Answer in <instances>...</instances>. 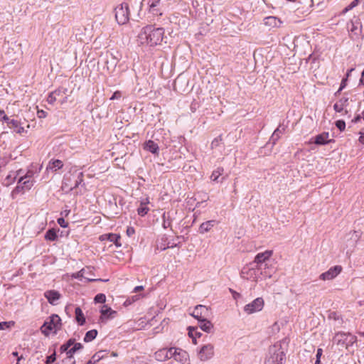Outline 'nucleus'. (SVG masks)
I'll return each instance as SVG.
<instances>
[{"instance_id":"aec40b11","label":"nucleus","mask_w":364,"mask_h":364,"mask_svg":"<svg viewBox=\"0 0 364 364\" xmlns=\"http://www.w3.org/2000/svg\"><path fill=\"white\" fill-rule=\"evenodd\" d=\"M217 224H218V222L215 220H210L205 221L200 224V225L199 227V232L200 234H204L205 232H208Z\"/></svg>"},{"instance_id":"f8f14e48","label":"nucleus","mask_w":364,"mask_h":364,"mask_svg":"<svg viewBox=\"0 0 364 364\" xmlns=\"http://www.w3.org/2000/svg\"><path fill=\"white\" fill-rule=\"evenodd\" d=\"M172 354L175 360L181 364H189L188 354L186 351L177 348H172Z\"/></svg>"},{"instance_id":"bb28decb","label":"nucleus","mask_w":364,"mask_h":364,"mask_svg":"<svg viewBox=\"0 0 364 364\" xmlns=\"http://www.w3.org/2000/svg\"><path fill=\"white\" fill-rule=\"evenodd\" d=\"M198 322L200 328L205 332L210 333L213 328V325L209 319H202Z\"/></svg>"},{"instance_id":"0eeeda50","label":"nucleus","mask_w":364,"mask_h":364,"mask_svg":"<svg viewBox=\"0 0 364 364\" xmlns=\"http://www.w3.org/2000/svg\"><path fill=\"white\" fill-rule=\"evenodd\" d=\"M191 315L199 321L202 319H209L212 316V311L206 306L197 305Z\"/></svg>"},{"instance_id":"79ce46f5","label":"nucleus","mask_w":364,"mask_h":364,"mask_svg":"<svg viewBox=\"0 0 364 364\" xmlns=\"http://www.w3.org/2000/svg\"><path fill=\"white\" fill-rule=\"evenodd\" d=\"M163 223L162 226L164 229H166L171 225V220L169 215H167L166 213H164L162 215Z\"/></svg>"},{"instance_id":"f257e3e1","label":"nucleus","mask_w":364,"mask_h":364,"mask_svg":"<svg viewBox=\"0 0 364 364\" xmlns=\"http://www.w3.org/2000/svg\"><path fill=\"white\" fill-rule=\"evenodd\" d=\"M164 28L147 25L143 27L138 35V41L141 45L156 46L160 45L164 37Z\"/></svg>"},{"instance_id":"5fc2aeb1","label":"nucleus","mask_w":364,"mask_h":364,"mask_svg":"<svg viewBox=\"0 0 364 364\" xmlns=\"http://www.w3.org/2000/svg\"><path fill=\"white\" fill-rule=\"evenodd\" d=\"M122 97V94H121V92L119 91H116L113 93V95H112V97H110V100H118L119 98H121Z\"/></svg>"},{"instance_id":"a19ab883","label":"nucleus","mask_w":364,"mask_h":364,"mask_svg":"<svg viewBox=\"0 0 364 364\" xmlns=\"http://www.w3.org/2000/svg\"><path fill=\"white\" fill-rule=\"evenodd\" d=\"M83 181V173L82 172H79L77 173V178L75 181V183L73 187L70 188V191H73V189L77 188Z\"/></svg>"},{"instance_id":"f03ea898","label":"nucleus","mask_w":364,"mask_h":364,"mask_svg":"<svg viewBox=\"0 0 364 364\" xmlns=\"http://www.w3.org/2000/svg\"><path fill=\"white\" fill-rule=\"evenodd\" d=\"M62 327L61 318L57 314H52L47 321L44 322L41 327V331L46 336L50 335L51 332L56 334Z\"/></svg>"},{"instance_id":"ea45409f","label":"nucleus","mask_w":364,"mask_h":364,"mask_svg":"<svg viewBox=\"0 0 364 364\" xmlns=\"http://www.w3.org/2000/svg\"><path fill=\"white\" fill-rule=\"evenodd\" d=\"M100 313L102 316H111L113 314H116V311H113L110 307L107 306V305H103L100 310Z\"/></svg>"},{"instance_id":"864d4df0","label":"nucleus","mask_w":364,"mask_h":364,"mask_svg":"<svg viewBox=\"0 0 364 364\" xmlns=\"http://www.w3.org/2000/svg\"><path fill=\"white\" fill-rule=\"evenodd\" d=\"M57 221L59 225L62 228H66L68 225V223L63 218H59Z\"/></svg>"},{"instance_id":"6e6552de","label":"nucleus","mask_w":364,"mask_h":364,"mask_svg":"<svg viewBox=\"0 0 364 364\" xmlns=\"http://www.w3.org/2000/svg\"><path fill=\"white\" fill-rule=\"evenodd\" d=\"M350 32V37L353 40L359 38L362 33V24L360 19L355 18L352 19L348 25Z\"/></svg>"},{"instance_id":"e433bc0d","label":"nucleus","mask_w":364,"mask_h":364,"mask_svg":"<svg viewBox=\"0 0 364 364\" xmlns=\"http://www.w3.org/2000/svg\"><path fill=\"white\" fill-rule=\"evenodd\" d=\"M58 236L55 229H49L45 234V239L49 241H55Z\"/></svg>"},{"instance_id":"6ab92c4d","label":"nucleus","mask_w":364,"mask_h":364,"mask_svg":"<svg viewBox=\"0 0 364 364\" xmlns=\"http://www.w3.org/2000/svg\"><path fill=\"white\" fill-rule=\"evenodd\" d=\"M348 97H343L333 105V109L336 112H342L344 109L348 106Z\"/></svg>"},{"instance_id":"20e7f679","label":"nucleus","mask_w":364,"mask_h":364,"mask_svg":"<svg viewBox=\"0 0 364 364\" xmlns=\"http://www.w3.org/2000/svg\"><path fill=\"white\" fill-rule=\"evenodd\" d=\"M357 341V337L351 333L345 332H338L333 338V342L337 346L342 347L352 346Z\"/></svg>"},{"instance_id":"338daca9","label":"nucleus","mask_w":364,"mask_h":364,"mask_svg":"<svg viewBox=\"0 0 364 364\" xmlns=\"http://www.w3.org/2000/svg\"><path fill=\"white\" fill-rule=\"evenodd\" d=\"M144 289V287L143 286H137L134 289V292H138L141 290H143Z\"/></svg>"},{"instance_id":"412c9836","label":"nucleus","mask_w":364,"mask_h":364,"mask_svg":"<svg viewBox=\"0 0 364 364\" xmlns=\"http://www.w3.org/2000/svg\"><path fill=\"white\" fill-rule=\"evenodd\" d=\"M328 132H323L314 137V143L316 145H325L328 144L331 140L328 139Z\"/></svg>"},{"instance_id":"6e6d98bb","label":"nucleus","mask_w":364,"mask_h":364,"mask_svg":"<svg viewBox=\"0 0 364 364\" xmlns=\"http://www.w3.org/2000/svg\"><path fill=\"white\" fill-rule=\"evenodd\" d=\"M360 119H363L364 120V110L361 113V114H358L353 120L352 122L354 123L358 122Z\"/></svg>"},{"instance_id":"c9c22d12","label":"nucleus","mask_w":364,"mask_h":364,"mask_svg":"<svg viewBox=\"0 0 364 364\" xmlns=\"http://www.w3.org/2000/svg\"><path fill=\"white\" fill-rule=\"evenodd\" d=\"M75 341V338H70L66 343L63 344L60 348L61 353L65 352L68 355V350H69L70 348L74 344Z\"/></svg>"},{"instance_id":"f704fd0d","label":"nucleus","mask_w":364,"mask_h":364,"mask_svg":"<svg viewBox=\"0 0 364 364\" xmlns=\"http://www.w3.org/2000/svg\"><path fill=\"white\" fill-rule=\"evenodd\" d=\"M25 191H26L23 188V184L21 183H18L17 186L11 191V196L12 198L14 199L17 196V195H18L19 193H23Z\"/></svg>"},{"instance_id":"13d9d810","label":"nucleus","mask_w":364,"mask_h":364,"mask_svg":"<svg viewBox=\"0 0 364 364\" xmlns=\"http://www.w3.org/2000/svg\"><path fill=\"white\" fill-rule=\"evenodd\" d=\"M346 85H347V78H343L341 80L340 87H339V91H342L346 87Z\"/></svg>"},{"instance_id":"58836bf2","label":"nucleus","mask_w":364,"mask_h":364,"mask_svg":"<svg viewBox=\"0 0 364 364\" xmlns=\"http://www.w3.org/2000/svg\"><path fill=\"white\" fill-rule=\"evenodd\" d=\"M85 271L84 269L80 270L79 272H77V273H75L74 274V277L75 278H81V277H84L86 279H87L89 282H95V281H102V279H90V278H87L86 277H85ZM107 280H103V282H106Z\"/></svg>"},{"instance_id":"49530a36","label":"nucleus","mask_w":364,"mask_h":364,"mask_svg":"<svg viewBox=\"0 0 364 364\" xmlns=\"http://www.w3.org/2000/svg\"><path fill=\"white\" fill-rule=\"evenodd\" d=\"M361 0H353L348 6L343 9V12L346 13L358 5Z\"/></svg>"},{"instance_id":"9b49d317","label":"nucleus","mask_w":364,"mask_h":364,"mask_svg":"<svg viewBox=\"0 0 364 364\" xmlns=\"http://www.w3.org/2000/svg\"><path fill=\"white\" fill-rule=\"evenodd\" d=\"M148 11L155 16H161L163 14L161 0H147Z\"/></svg>"},{"instance_id":"ddd939ff","label":"nucleus","mask_w":364,"mask_h":364,"mask_svg":"<svg viewBox=\"0 0 364 364\" xmlns=\"http://www.w3.org/2000/svg\"><path fill=\"white\" fill-rule=\"evenodd\" d=\"M343 268L341 265H336L331 267L328 271L322 273L319 278L322 280H331L336 277L342 271Z\"/></svg>"},{"instance_id":"de8ad7c7","label":"nucleus","mask_w":364,"mask_h":364,"mask_svg":"<svg viewBox=\"0 0 364 364\" xmlns=\"http://www.w3.org/2000/svg\"><path fill=\"white\" fill-rule=\"evenodd\" d=\"M94 300L96 303L103 304L106 301V296L104 294H98L95 296Z\"/></svg>"},{"instance_id":"052dcab7","label":"nucleus","mask_w":364,"mask_h":364,"mask_svg":"<svg viewBox=\"0 0 364 364\" xmlns=\"http://www.w3.org/2000/svg\"><path fill=\"white\" fill-rule=\"evenodd\" d=\"M230 291L231 292L232 296L235 299H237L239 297H240V294L237 293L235 290L230 289Z\"/></svg>"},{"instance_id":"39448f33","label":"nucleus","mask_w":364,"mask_h":364,"mask_svg":"<svg viewBox=\"0 0 364 364\" xmlns=\"http://www.w3.org/2000/svg\"><path fill=\"white\" fill-rule=\"evenodd\" d=\"M261 274L260 267L255 262H250L241 270V277L247 280L256 281Z\"/></svg>"},{"instance_id":"473e14b6","label":"nucleus","mask_w":364,"mask_h":364,"mask_svg":"<svg viewBox=\"0 0 364 364\" xmlns=\"http://www.w3.org/2000/svg\"><path fill=\"white\" fill-rule=\"evenodd\" d=\"M348 236L350 237V243L349 245L351 247L355 246L357 242L359 240L360 237V233L358 231H351L349 232Z\"/></svg>"},{"instance_id":"393cba45","label":"nucleus","mask_w":364,"mask_h":364,"mask_svg":"<svg viewBox=\"0 0 364 364\" xmlns=\"http://www.w3.org/2000/svg\"><path fill=\"white\" fill-rule=\"evenodd\" d=\"M101 240H105V238L113 242L117 247H121V243L119 242L121 237L119 235L114 233H109L107 235H103L100 237Z\"/></svg>"},{"instance_id":"a18cd8bd","label":"nucleus","mask_w":364,"mask_h":364,"mask_svg":"<svg viewBox=\"0 0 364 364\" xmlns=\"http://www.w3.org/2000/svg\"><path fill=\"white\" fill-rule=\"evenodd\" d=\"M34 181L33 179H25L23 180L21 183L23 184V188L26 189V191L30 190L32 186H33Z\"/></svg>"},{"instance_id":"c03bdc74","label":"nucleus","mask_w":364,"mask_h":364,"mask_svg":"<svg viewBox=\"0 0 364 364\" xmlns=\"http://www.w3.org/2000/svg\"><path fill=\"white\" fill-rule=\"evenodd\" d=\"M23 173H22L21 175H20V177L18 178V183H21L23 180L25 179H33V174H34V172L33 171H28L26 172V173L25 175H23Z\"/></svg>"},{"instance_id":"e2e57ef3","label":"nucleus","mask_w":364,"mask_h":364,"mask_svg":"<svg viewBox=\"0 0 364 364\" xmlns=\"http://www.w3.org/2000/svg\"><path fill=\"white\" fill-rule=\"evenodd\" d=\"M37 114L39 118H44L46 117L47 113L45 111L41 109L38 110Z\"/></svg>"},{"instance_id":"dca6fc26","label":"nucleus","mask_w":364,"mask_h":364,"mask_svg":"<svg viewBox=\"0 0 364 364\" xmlns=\"http://www.w3.org/2000/svg\"><path fill=\"white\" fill-rule=\"evenodd\" d=\"M272 254V250H266L263 252H259L255 256L254 261L252 262H255V264L259 267L261 264L269 259Z\"/></svg>"},{"instance_id":"2f4dec72","label":"nucleus","mask_w":364,"mask_h":364,"mask_svg":"<svg viewBox=\"0 0 364 364\" xmlns=\"http://www.w3.org/2000/svg\"><path fill=\"white\" fill-rule=\"evenodd\" d=\"M188 336L192 338L193 343L194 344H196L197 337L200 338L201 336L202 333L197 331L196 327L189 326L188 328Z\"/></svg>"},{"instance_id":"4d7b16f0","label":"nucleus","mask_w":364,"mask_h":364,"mask_svg":"<svg viewBox=\"0 0 364 364\" xmlns=\"http://www.w3.org/2000/svg\"><path fill=\"white\" fill-rule=\"evenodd\" d=\"M9 117L6 116L4 110H0V120H3L6 122H8Z\"/></svg>"},{"instance_id":"0e129e2a","label":"nucleus","mask_w":364,"mask_h":364,"mask_svg":"<svg viewBox=\"0 0 364 364\" xmlns=\"http://www.w3.org/2000/svg\"><path fill=\"white\" fill-rule=\"evenodd\" d=\"M322 353H323V350L321 348H318L317 349V351H316V357L318 358V359H321V357L322 355Z\"/></svg>"},{"instance_id":"bf43d9fd","label":"nucleus","mask_w":364,"mask_h":364,"mask_svg":"<svg viewBox=\"0 0 364 364\" xmlns=\"http://www.w3.org/2000/svg\"><path fill=\"white\" fill-rule=\"evenodd\" d=\"M10 325H9V323L8 322H6V321H3V322H0V330H4L7 328H9Z\"/></svg>"},{"instance_id":"37998d69","label":"nucleus","mask_w":364,"mask_h":364,"mask_svg":"<svg viewBox=\"0 0 364 364\" xmlns=\"http://www.w3.org/2000/svg\"><path fill=\"white\" fill-rule=\"evenodd\" d=\"M68 91V88H66L65 87H59L58 88H57L56 90H55L53 92L55 94V95H56V97H60V96L66 95Z\"/></svg>"},{"instance_id":"4c0bfd02","label":"nucleus","mask_w":364,"mask_h":364,"mask_svg":"<svg viewBox=\"0 0 364 364\" xmlns=\"http://www.w3.org/2000/svg\"><path fill=\"white\" fill-rule=\"evenodd\" d=\"M103 351H99L92 355L90 360H89L86 364H95L103 358Z\"/></svg>"},{"instance_id":"4468645a","label":"nucleus","mask_w":364,"mask_h":364,"mask_svg":"<svg viewBox=\"0 0 364 364\" xmlns=\"http://www.w3.org/2000/svg\"><path fill=\"white\" fill-rule=\"evenodd\" d=\"M213 346L212 344L204 345L198 352V358L201 361L210 359L214 354Z\"/></svg>"},{"instance_id":"c85d7f7f","label":"nucleus","mask_w":364,"mask_h":364,"mask_svg":"<svg viewBox=\"0 0 364 364\" xmlns=\"http://www.w3.org/2000/svg\"><path fill=\"white\" fill-rule=\"evenodd\" d=\"M224 173V168L223 167H218L215 170H214L212 172V174L210 176V179L213 181L215 182H219V177L222 176ZM224 180V178H222V179L220 181V182H223Z\"/></svg>"},{"instance_id":"7c9ffc66","label":"nucleus","mask_w":364,"mask_h":364,"mask_svg":"<svg viewBox=\"0 0 364 364\" xmlns=\"http://www.w3.org/2000/svg\"><path fill=\"white\" fill-rule=\"evenodd\" d=\"M149 199L148 198H146L144 199L143 201L141 202V205H140V207L138 208L137 210V212H138V214L140 215V216H144L145 215L147 214V213L149 212V208L146 206V205L149 203Z\"/></svg>"},{"instance_id":"2eb2a0df","label":"nucleus","mask_w":364,"mask_h":364,"mask_svg":"<svg viewBox=\"0 0 364 364\" xmlns=\"http://www.w3.org/2000/svg\"><path fill=\"white\" fill-rule=\"evenodd\" d=\"M155 358L159 361H165L173 357L172 348H161L157 350L154 354Z\"/></svg>"},{"instance_id":"423d86ee","label":"nucleus","mask_w":364,"mask_h":364,"mask_svg":"<svg viewBox=\"0 0 364 364\" xmlns=\"http://www.w3.org/2000/svg\"><path fill=\"white\" fill-rule=\"evenodd\" d=\"M115 19L118 24L124 25L129 20L130 11L127 3H122L114 9Z\"/></svg>"},{"instance_id":"603ef678","label":"nucleus","mask_w":364,"mask_h":364,"mask_svg":"<svg viewBox=\"0 0 364 364\" xmlns=\"http://www.w3.org/2000/svg\"><path fill=\"white\" fill-rule=\"evenodd\" d=\"M221 141H222V136H219L215 138L212 141V142H211V147H212V149L218 146Z\"/></svg>"},{"instance_id":"a211bd4d","label":"nucleus","mask_w":364,"mask_h":364,"mask_svg":"<svg viewBox=\"0 0 364 364\" xmlns=\"http://www.w3.org/2000/svg\"><path fill=\"white\" fill-rule=\"evenodd\" d=\"M23 173V171L21 169L16 171H11L7 175V176L5 178L4 181V184L6 186H9L14 183L17 178Z\"/></svg>"},{"instance_id":"680f3d73","label":"nucleus","mask_w":364,"mask_h":364,"mask_svg":"<svg viewBox=\"0 0 364 364\" xmlns=\"http://www.w3.org/2000/svg\"><path fill=\"white\" fill-rule=\"evenodd\" d=\"M135 232L134 228L132 227H128L127 229V234L128 236H132Z\"/></svg>"},{"instance_id":"3c124183","label":"nucleus","mask_w":364,"mask_h":364,"mask_svg":"<svg viewBox=\"0 0 364 364\" xmlns=\"http://www.w3.org/2000/svg\"><path fill=\"white\" fill-rule=\"evenodd\" d=\"M336 126L340 131H344L346 128V122L343 120H337L336 122Z\"/></svg>"},{"instance_id":"7ed1b4c3","label":"nucleus","mask_w":364,"mask_h":364,"mask_svg":"<svg viewBox=\"0 0 364 364\" xmlns=\"http://www.w3.org/2000/svg\"><path fill=\"white\" fill-rule=\"evenodd\" d=\"M286 353L280 345H274L269 348V355L266 364H285Z\"/></svg>"},{"instance_id":"b1692460","label":"nucleus","mask_w":364,"mask_h":364,"mask_svg":"<svg viewBox=\"0 0 364 364\" xmlns=\"http://www.w3.org/2000/svg\"><path fill=\"white\" fill-rule=\"evenodd\" d=\"M144 149L154 154H158L159 151L158 144L152 140H148L144 143Z\"/></svg>"},{"instance_id":"1a4fd4ad","label":"nucleus","mask_w":364,"mask_h":364,"mask_svg":"<svg viewBox=\"0 0 364 364\" xmlns=\"http://www.w3.org/2000/svg\"><path fill=\"white\" fill-rule=\"evenodd\" d=\"M286 127L279 124V127L274 131L269 141L265 144L264 148L269 149L271 151L273 146L276 144L277 141L281 138V136L285 132Z\"/></svg>"},{"instance_id":"5701e85b","label":"nucleus","mask_w":364,"mask_h":364,"mask_svg":"<svg viewBox=\"0 0 364 364\" xmlns=\"http://www.w3.org/2000/svg\"><path fill=\"white\" fill-rule=\"evenodd\" d=\"M264 23L271 27H280L282 21L276 16H267L264 19Z\"/></svg>"},{"instance_id":"774afa93","label":"nucleus","mask_w":364,"mask_h":364,"mask_svg":"<svg viewBox=\"0 0 364 364\" xmlns=\"http://www.w3.org/2000/svg\"><path fill=\"white\" fill-rule=\"evenodd\" d=\"M358 141L360 144H364V135L360 134Z\"/></svg>"},{"instance_id":"72a5a7b5","label":"nucleus","mask_w":364,"mask_h":364,"mask_svg":"<svg viewBox=\"0 0 364 364\" xmlns=\"http://www.w3.org/2000/svg\"><path fill=\"white\" fill-rule=\"evenodd\" d=\"M97 335V331L95 329H92L88 331L84 337V341L86 343L90 342L94 340Z\"/></svg>"},{"instance_id":"c756f323","label":"nucleus","mask_w":364,"mask_h":364,"mask_svg":"<svg viewBox=\"0 0 364 364\" xmlns=\"http://www.w3.org/2000/svg\"><path fill=\"white\" fill-rule=\"evenodd\" d=\"M75 320L80 326H82L85 323V317L80 307L75 309Z\"/></svg>"},{"instance_id":"f3484780","label":"nucleus","mask_w":364,"mask_h":364,"mask_svg":"<svg viewBox=\"0 0 364 364\" xmlns=\"http://www.w3.org/2000/svg\"><path fill=\"white\" fill-rule=\"evenodd\" d=\"M44 296L50 304L55 305L56 301L60 298V294L55 290H48L45 291Z\"/></svg>"},{"instance_id":"09e8293b","label":"nucleus","mask_w":364,"mask_h":364,"mask_svg":"<svg viewBox=\"0 0 364 364\" xmlns=\"http://www.w3.org/2000/svg\"><path fill=\"white\" fill-rule=\"evenodd\" d=\"M57 100V97L53 92H50L47 97V102L50 105H53Z\"/></svg>"},{"instance_id":"8fccbe9b","label":"nucleus","mask_w":364,"mask_h":364,"mask_svg":"<svg viewBox=\"0 0 364 364\" xmlns=\"http://www.w3.org/2000/svg\"><path fill=\"white\" fill-rule=\"evenodd\" d=\"M56 360V354L54 351L51 355L46 357V364H51Z\"/></svg>"},{"instance_id":"69168bd1","label":"nucleus","mask_w":364,"mask_h":364,"mask_svg":"<svg viewBox=\"0 0 364 364\" xmlns=\"http://www.w3.org/2000/svg\"><path fill=\"white\" fill-rule=\"evenodd\" d=\"M63 188H66L70 191V188L73 187L72 186H69L66 181L63 182Z\"/></svg>"},{"instance_id":"cd10ccee","label":"nucleus","mask_w":364,"mask_h":364,"mask_svg":"<svg viewBox=\"0 0 364 364\" xmlns=\"http://www.w3.org/2000/svg\"><path fill=\"white\" fill-rule=\"evenodd\" d=\"M63 166V163L62 161L59 159L52 160L49 161L48 165L47 166L46 169H50L53 171H56Z\"/></svg>"},{"instance_id":"4be33fe9","label":"nucleus","mask_w":364,"mask_h":364,"mask_svg":"<svg viewBox=\"0 0 364 364\" xmlns=\"http://www.w3.org/2000/svg\"><path fill=\"white\" fill-rule=\"evenodd\" d=\"M72 348H70L69 350H68V360L70 361L72 364H75V360H73V355L77 351L83 348V346L80 343H74L72 346Z\"/></svg>"},{"instance_id":"9d476101","label":"nucleus","mask_w":364,"mask_h":364,"mask_svg":"<svg viewBox=\"0 0 364 364\" xmlns=\"http://www.w3.org/2000/svg\"><path fill=\"white\" fill-rule=\"evenodd\" d=\"M264 307V300L261 297H258L253 300L251 303L244 306V311L247 314H252L255 312L260 311Z\"/></svg>"},{"instance_id":"a878e982","label":"nucleus","mask_w":364,"mask_h":364,"mask_svg":"<svg viewBox=\"0 0 364 364\" xmlns=\"http://www.w3.org/2000/svg\"><path fill=\"white\" fill-rule=\"evenodd\" d=\"M6 123L9 128L14 129L18 134H21L24 130L23 127L20 125L19 122L16 119H9Z\"/></svg>"}]
</instances>
